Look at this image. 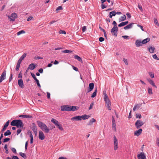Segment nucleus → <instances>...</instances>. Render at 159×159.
I'll use <instances>...</instances> for the list:
<instances>
[{"label":"nucleus","mask_w":159,"mask_h":159,"mask_svg":"<svg viewBox=\"0 0 159 159\" xmlns=\"http://www.w3.org/2000/svg\"><path fill=\"white\" fill-rule=\"evenodd\" d=\"M11 125L13 126H16L18 128H22L24 124L20 120H14L11 123Z\"/></svg>","instance_id":"f257e3e1"},{"label":"nucleus","mask_w":159,"mask_h":159,"mask_svg":"<svg viewBox=\"0 0 159 159\" xmlns=\"http://www.w3.org/2000/svg\"><path fill=\"white\" fill-rule=\"evenodd\" d=\"M37 123L38 126L44 132L47 133L49 132V129L45 124L39 120L37 121Z\"/></svg>","instance_id":"f03ea898"},{"label":"nucleus","mask_w":159,"mask_h":159,"mask_svg":"<svg viewBox=\"0 0 159 159\" xmlns=\"http://www.w3.org/2000/svg\"><path fill=\"white\" fill-rule=\"evenodd\" d=\"M51 121L61 131H63L64 130V129L62 128V125L57 120L54 118H52L51 120Z\"/></svg>","instance_id":"7ed1b4c3"},{"label":"nucleus","mask_w":159,"mask_h":159,"mask_svg":"<svg viewBox=\"0 0 159 159\" xmlns=\"http://www.w3.org/2000/svg\"><path fill=\"white\" fill-rule=\"evenodd\" d=\"M118 29L117 26L113 27L111 30V32L113 35H114L115 37H116L117 35V32Z\"/></svg>","instance_id":"20e7f679"},{"label":"nucleus","mask_w":159,"mask_h":159,"mask_svg":"<svg viewBox=\"0 0 159 159\" xmlns=\"http://www.w3.org/2000/svg\"><path fill=\"white\" fill-rule=\"evenodd\" d=\"M143 124L144 123L143 121H141L140 120H138L135 122V125L137 129H138L140 128Z\"/></svg>","instance_id":"39448f33"},{"label":"nucleus","mask_w":159,"mask_h":159,"mask_svg":"<svg viewBox=\"0 0 159 159\" xmlns=\"http://www.w3.org/2000/svg\"><path fill=\"white\" fill-rule=\"evenodd\" d=\"M71 106L64 105L61 107V110L62 111H70Z\"/></svg>","instance_id":"423d86ee"},{"label":"nucleus","mask_w":159,"mask_h":159,"mask_svg":"<svg viewBox=\"0 0 159 159\" xmlns=\"http://www.w3.org/2000/svg\"><path fill=\"white\" fill-rule=\"evenodd\" d=\"M114 138V150H116L118 148V140L115 136L113 137Z\"/></svg>","instance_id":"0eeeda50"},{"label":"nucleus","mask_w":159,"mask_h":159,"mask_svg":"<svg viewBox=\"0 0 159 159\" xmlns=\"http://www.w3.org/2000/svg\"><path fill=\"white\" fill-rule=\"evenodd\" d=\"M6 73V70H5L2 73L0 77V83L2 82V81L5 79Z\"/></svg>","instance_id":"6e6552de"},{"label":"nucleus","mask_w":159,"mask_h":159,"mask_svg":"<svg viewBox=\"0 0 159 159\" xmlns=\"http://www.w3.org/2000/svg\"><path fill=\"white\" fill-rule=\"evenodd\" d=\"M45 137L43 132L41 131H40L39 134V139L41 140H43L45 139Z\"/></svg>","instance_id":"1a4fd4ad"},{"label":"nucleus","mask_w":159,"mask_h":159,"mask_svg":"<svg viewBox=\"0 0 159 159\" xmlns=\"http://www.w3.org/2000/svg\"><path fill=\"white\" fill-rule=\"evenodd\" d=\"M138 159H146V157L144 152H142L138 155Z\"/></svg>","instance_id":"9d476101"},{"label":"nucleus","mask_w":159,"mask_h":159,"mask_svg":"<svg viewBox=\"0 0 159 159\" xmlns=\"http://www.w3.org/2000/svg\"><path fill=\"white\" fill-rule=\"evenodd\" d=\"M18 83L19 86L21 88H24V85L23 81L22 79H19L18 81Z\"/></svg>","instance_id":"9b49d317"},{"label":"nucleus","mask_w":159,"mask_h":159,"mask_svg":"<svg viewBox=\"0 0 159 159\" xmlns=\"http://www.w3.org/2000/svg\"><path fill=\"white\" fill-rule=\"evenodd\" d=\"M94 87V84L93 83H91L89 84V88L87 91V93L91 92L93 89Z\"/></svg>","instance_id":"f8f14e48"},{"label":"nucleus","mask_w":159,"mask_h":159,"mask_svg":"<svg viewBox=\"0 0 159 159\" xmlns=\"http://www.w3.org/2000/svg\"><path fill=\"white\" fill-rule=\"evenodd\" d=\"M105 102V106L107 107L109 110H111V102L110 100L107 101Z\"/></svg>","instance_id":"ddd939ff"},{"label":"nucleus","mask_w":159,"mask_h":159,"mask_svg":"<svg viewBox=\"0 0 159 159\" xmlns=\"http://www.w3.org/2000/svg\"><path fill=\"white\" fill-rule=\"evenodd\" d=\"M37 66V64L34 63H31L29 65L27 70L30 69L31 70H34Z\"/></svg>","instance_id":"4468645a"},{"label":"nucleus","mask_w":159,"mask_h":159,"mask_svg":"<svg viewBox=\"0 0 159 159\" xmlns=\"http://www.w3.org/2000/svg\"><path fill=\"white\" fill-rule=\"evenodd\" d=\"M17 17V14L15 13H13L11 14V16L9 17L11 21H14L15 19Z\"/></svg>","instance_id":"2eb2a0df"},{"label":"nucleus","mask_w":159,"mask_h":159,"mask_svg":"<svg viewBox=\"0 0 159 159\" xmlns=\"http://www.w3.org/2000/svg\"><path fill=\"white\" fill-rule=\"evenodd\" d=\"M142 129H140L138 130L135 131L134 134L135 136H138L142 133Z\"/></svg>","instance_id":"dca6fc26"},{"label":"nucleus","mask_w":159,"mask_h":159,"mask_svg":"<svg viewBox=\"0 0 159 159\" xmlns=\"http://www.w3.org/2000/svg\"><path fill=\"white\" fill-rule=\"evenodd\" d=\"M10 121L8 120L7 121L5 124H4L3 127L2 128L1 130V132H3L4 131L6 130L8 126L9 123Z\"/></svg>","instance_id":"f3484780"},{"label":"nucleus","mask_w":159,"mask_h":159,"mask_svg":"<svg viewBox=\"0 0 159 159\" xmlns=\"http://www.w3.org/2000/svg\"><path fill=\"white\" fill-rule=\"evenodd\" d=\"M71 120H75L76 121H79L81 120V116H74L71 118Z\"/></svg>","instance_id":"a211bd4d"},{"label":"nucleus","mask_w":159,"mask_h":159,"mask_svg":"<svg viewBox=\"0 0 159 159\" xmlns=\"http://www.w3.org/2000/svg\"><path fill=\"white\" fill-rule=\"evenodd\" d=\"M135 45L136 47H139V46H142V41L141 40L137 39L135 42Z\"/></svg>","instance_id":"6ab92c4d"},{"label":"nucleus","mask_w":159,"mask_h":159,"mask_svg":"<svg viewBox=\"0 0 159 159\" xmlns=\"http://www.w3.org/2000/svg\"><path fill=\"white\" fill-rule=\"evenodd\" d=\"M30 128L33 130V131L37 130L36 125L34 123H32L31 126H30Z\"/></svg>","instance_id":"aec40b11"},{"label":"nucleus","mask_w":159,"mask_h":159,"mask_svg":"<svg viewBox=\"0 0 159 159\" xmlns=\"http://www.w3.org/2000/svg\"><path fill=\"white\" fill-rule=\"evenodd\" d=\"M147 80L148 81V82L149 83L151 84V85L155 87V88H157V87L156 86V85H155V83L152 80H151L149 78L148 79H147Z\"/></svg>","instance_id":"412c9836"},{"label":"nucleus","mask_w":159,"mask_h":159,"mask_svg":"<svg viewBox=\"0 0 159 159\" xmlns=\"http://www.w3.org/2000/svg\"><path fill=\"white\" fill-rule=\"evenodd\" d=\"M148 51L150 53H153L154 52V50L155 49V48L154 47H149L148 48Z\"/></svg>","instance_id":"4be33fe9"},{"label":"nucleus","mask_w":159,"mask_h":159,"mask_svg":"<svg viewBox=\"0 0 159 159\" xmlns=\"http://www.w3.org/2000/svg\"><path fill=\"white\" fill-rule=\"evenodd\" d=\"M134 24V23H131L129 24L128 25L124 27L125 30H127V29H130L132 27L133 25Z\"/></svg>","instance_id":"5701e85b"},{"label":"nucleus","mask_w":159,"mask_h":159,"mask_svg":"<svg viewBox=\"0 0 159 159\" xmlns=\"http://www.w3.org/2000/svg\"><path fill=\"white\" fill-rule=\"evenodd\" d=\"M129 23L128 21H125L124 22H122L121 23L119 24L118 25V26L119 27H121L122 26H123Z\"/></svg>","instance_id":"b1692460"},{"label":"nucleus","mask_w":159,"mask_h":159,"mask_svg":"<svg viewBox=\"0 0 159 159\" xmlns=\"http://www.w3.org/2000/svg\"><path fill=\"white\" fill-rule=\"evenodd\" d=\"M142 103L141 104H137V105H135V106H134V108H133V111H135L136 110V109L137 108V109H139L140 107L142 106Z\"/></svg>","instance_id":"393cba45"},{"label":"nucleus","mask_w":159,"mask_h":159,"mask_svg":"<svg viewBox=\"0 0 159 159\" xmlns=\"http://www.w3.org/2000/svg\"><path fill=\"white\" fill-rule=\"evenodd\" d=\"M20 117H23L26 118H32L33 117L31 115H20L19 116Z\"/></svg>","instance_id":"a878e982"},{"label":"nucleus","mask_w":159,"mask_h":159,"mask_svg":"<svg viewBox=\"0 0 159 159\" xmlns=\"http://www.w3.org/2000/svg\"><path fill=\"white\" fill-rule=\"evenodd\" d=\"M150 41V39L149 38H148L146 39H143L142 41V43L144 44L146 43H147L149 42Z\"/></svg>","instance_id":"bb28decb"},{"label":"nucleus","mask_w":159,"mask_h":159,"mask_svg":"<svg viewBox=\"0 0 159 159\" xmlns=\"http://www.w3.org/2000/svg\"><path fill=\"white\" fill-rule=\"evenodd\" d=\"M81 116V119H82L83 120H86L88 119L90 117V116L86 115V114L84 115Z\"/></svg>","instance_id":"cd10ccee"},{"label":"nucleus","mask_w":159,"mask_h":159,"mask_svg":"<svg viewBox=\"0 0 159 159\" xmlns=\"http://www.w3.org/2000/svg\"><path fill=\"white\" fill-rule=\"evenodd\" d=\"M79 107H78L71 106L70 111H75L79 109Z\"/></svg>","instance_id":"c85d7f7f"},{"label":"nucleus","mask_w":159,"mask_h":159,"mask_svg":"<svg viewBox=\"0 0 159 159\" xmlns=\"http://www.w3.org/2000/svg\"><path fill=\"white\" fill-rule=\"evenodd\" d=\"M104 93V99L105 102V101L107 102V101H109L110 100H109V99L108 96L107 94L106 93Z\"/></svg>","instance_id":"c756f323"},{"label":"nucleus","mask_w":159,"mask_h":159,"mask_svg":"<svg viewBox=\"0 0 159 159\" xmlns=\"http://www.w3.org/2000/svg\"><path fill=\"white\" fill-rule=\"evenodd\" d=\"M104 93V99L105 102V101L107 102V101H109L110 100H109V99L108 96L107 94L106 93Z\"/></svg>","instance_id":"7c9ffc66"},{"label":"nucleus","mask_w":159,"mask_h":159,"mask_svg":"<svg viewBox=\"0 0 159 159\" xmlns=\"http://www.w3.org/2000/svg\"><path fill=\"white\" fill-rule=\"evenodd\" d=\"M74 58L75 59H77L78 61H79L81 62H82L83 61L82 60L81 58L79 56H78L76 55H75L74 57Z\"/></svg>","instance_id":"2f4dec72"},{"label":"nucleus","mask_w":159,"mask_h":159,"mask_svg":"<svg viewBox=\"0 0 159 159\" xmlns=\"http://www.w3.org/2000/svg\"><path fill=\"white\" fill-rule=\"evenodd\" d=\"M96 121V120L93 118H92L91 120H90V121L89 123H88L87 125H91L93 122H95Z\"/></svg>","instance_id":"473e14b6"},{"label":"nucleus","mask_w":159,"mask_h":159,"mask_svg":"<svg viewBox=\"0 0 159 159\" xmlns=\"http://www.w3.org/2000/svg\"><path fill=\"white\" fill-rule=\"evenodd\" d=\"M126 19V16L125 15H124L123 16H121L120 18L119 19V22L123 21L125 20Z\"/></svg>","instance_id":"72a5a7b5"},{"label":"nucleus","mask_w":159,"mask_h":159,"mask_svg":"<svg viewBox=\"0 0 159 159\" xmlns=\"http://www.w3.org/2000/svg\"><path fill=\"white\" fill-rule=\"evenodd\" d=\"M97 88H96V89L94 91V92L91 95V97L92 98H93L95 97L97 94Z\"/></svg>","instance_id":"f704fd0d"},{"label":"nucleus","mask_w":159,"mask_h":159,"mask_svg":"<svg viewBox=\"0 0 159 159\" xmlns=\"http://www.w3.org/2000/svg\"><path fill=\"white\" fill-rule=\"evenodd\" d=\"M11 134V132L9 130H7L4 133V135L5 136H8L10 135Z\"/></svg>","instance_id":"c9c22d12"},{"label":"nucleus","mask_w":159,"mask_h":159,"mask_svg":"<svg viewBox=\"0 0 159 159\" xmlns=\"http://www.w3.org/2000/svg\"><path fill=\"white\" fill-rule=\"evenodd\" d=\"M21 63L19 62H17V64L16 66V70L18 71L19 70V68L20 65Z\"/></svg>","instance_id":"e433bc0d"},{"label":"nucleus","mask_w":159,"mask_h":159,"mask_svg":"<svg viewBox=\"0 0 159 159\" xmlns=\"http://www.w3.org/2000/svg\"><path fill=\"white\" fill-rule=\"evenodd\" d=\"M19 154L21 156L24 158L26 159V156L25 154L22 152H20L19 153Z\"/></svg>","instance_id":"4c0bfd02"},{"label":"nucleus","mask_w":159,"mask_h":159,"mask_svg":"<svg viewBox=\"0 0 159 159\" xmlns=\"http://www.w3.org/2000/svg\"><path fill=\"white\" fill-rule=\"evenodd\" d=\"M62 52L65 53H71L72 52V51L70 50H66L62 51Z\"/></svg>","instance_id":"58836bf2"},{"label":"nucleus","mask_w":159,"mask_h":159,"mask_svg":"<svg viewBox=\"0 0 159 159\" xmlns=\"http://www.w3.org/2000/svg\"><path fill=\"white\" fill-rule=\"evenodd\" d=\"M25 33V31L23 30H20L17 33V35H19L20 34H24Z\"/></svg>","instance_id":"ea45409f"},{"label":"nucleus","mask_w":159,"mask_h":159,"mask_svg":"<svg viewBox=\"0 0 159 159\" xmlns=\"http://www.w3.org/2000/svg\"><path fill=\"white\" fill-rule=\"evenodd\" d=\"M154 23L155 24L157 25V26H159V24L158 23V22L157 20V19L156 18H154Z\"/></svg>","instance_id":"a19ab883"},{"label":"nucleus","mask_w":159,"mask_h":159,"mask_svg":"<svg viewBox=\"0 0 159 159\" xmlns=\"http://www.w3.org/2000/svg\"><path fill=\"white\" fill-rule=\"evenodd\" d=\"M31 75L32 76V77L34 78V80L35 81L36 80H38L37 79L36 77L35 76V75L34 74L31 72Z\"/></svg>","instance_id":"79ce46f5"},{"label":"nucleus","mask_w":159,"mask_h":159,"mask_svg":"<svg viewBox=\"0 0 159 159\" xmlns=\"http://www.w3.org/2000/svg\"><path fill=\"white\" fill-rule=\"evenodd\" d=\"M136 117L137 118L140 119L141 118V115L140 114L137 113L136 114Z\"/></svg>","instance_id":"37998d69"},{"label":"nucleus","mask_w":159,"mask_h":159,"mask_svg":"<svg viewBox=\"0 0 159 159\" xmlns=\"http://www.w3.org/2000/svg\"><path fill=\"white\" fill-rule=\"evenodd\" d=\"M148 93L149 94H152V88H149L148 89Z\"/></svg>","instance_id":"c03bdc74"},{"label":"nucleus","mask_w":159,"mask_h":159,"mask_svg":"<svg viewBox=\"0 0 159 159\" xmlns=\"http://www.w3.org/2000/svg\"><path fill=\"white\" fill-rule=\"evenodd\" d=\"M112 127L113 129H114L115 131H116V123H112Z\"/></svg>","instance_id":"a18cd8bd"},{"label":"nucleus","mask_w":159,"mask_h":159,"mask_svg":"<svg viewBox=\"0 0 159 159\" xmlns=\"http://www.w3.org/2000/svg\"><path fill=\"white\" fill-rule=\"evenodd\" d=\"M112 15V16H115L116 15V11H113L110 12Z\"/></svg>","instance_id":"49530a36"},{"label":"nucleus","mask_w":159,"mask_h":159,"mask_svg":"<svg viewBox=\"0 0 159 159\" xmlns=\"http://www.w3.org/2000/svg\"><path fill=\"white\" fill-rule=\"evenodd\" d=\"M152 57L154 59L156 60H159V58L157 57V55L156 54L153 55L152 56Z\"/></svg>","instance_id":"de8ad7c7"},{"label":"nucleus","mask_w":159,"mask_h":159,"mask_svg":"<svg viewBox=\"0 0 159 159\" xmlns=\"http://www.w3.org/2000/svg\"><path fill=\"white\" fill-rule=\"evenodd\" d=\"M148 73L151 78H153L154 77V74L153 72H149Z\"/></svg>","instance_id":"09e8293b"},{"label":"nucleus","mask_w":159,"mask_h":159,"mask_svg":"<svg viewBox=\"0 0 159 159\" xmlns=\"http://www.w3.org/2000/svg\"><path fill=\"white\" fill-rule=\"evenodd\" d=\"M10 140V139L9 138H5V139H3V142L4 143H6V142H8Z\"/></svg>","instance_id":"8fccbe9b"},{"label":"nucleus","mask_w":159,"mask_h":159,"mask_svg":"<svg viewBox=\"0 0 159 159\" xmlns=\"http://www.w3.org/2000/svg\"><path fill=\"white\" fill-rule=\"evenodd\" d=\"M123 61H124V62H125V64L126 65H128V62L127 59H125V58H123Z\"/></svg>","instance_id":"3c124183"},{"label":"nucleus","mask_w":159,"mask_h":159,"mask_svg":"<svg viewBox=\"0 0 159 159\" xmlns=\"http://www.w3.org/2000/svg\"><path fill=\"white\" fill-rule=\"evenodd\" d=\"M93 105H94V102H93L90 104V106H89V110H91V109H92L93 107Z\"/></svg>","instance_id":"603ef678"},{"label":"nucleus","mask_w":159,"mask_h":159,"mask_svg":"<svg viewBox=\"0 0 159 159\" xmlns=\"http://www.w3.org/2000/svg\"><path fill=\"white\" fill-rule=\"evenodd\" d=\"M59 33L60 34H66V32L64 30H60L59 31Z\"/></svg>","instance_id":"864d4df0"},{"label":"nucleus","mask_w":159,"mask_h":159,"mask_svg":"<svg viewBox=\"0 0 159 159\" xmlns=\"http://www.w3.org/2000/svg\"><path fill=\"white\" fill-rule=\"evenodd\" d=\"M26 53H25L20 57L22 58V59L24 60L25 57H26Z\"/></svg>","instance_id":"5fc2aeb1"},{"label":"nucleus","mask_w":159,"mask_h":159,"mask_svg":"<svg viewBox=\"0 0 159 159\" xmlns=\"http://www.w3.org/2000/svg\"><path fill=\"white\" fill-rule=\"evenodd\" d=\"M35 81H36L38 86L39 87H41V85L39 84V80H37Z\"/></svg>","instance_id":"6e6d98bb"},{"label":"nucleus","mask_w":159,"mask_h":159,"mask_svg":"<svg viewBox=\"0 0 159 159\" xmlns=\"http://www.w3.org/2000/svg\"><path fill=\"white\" fill-rule=\"evenodd\" d=\"M11 150L13 152H14L15 153H16V149L14 148H11Z\"/></svg>","instance_id":"4d7b16f0"},{"label":"nucleus","mask_w":159,"mask_h":159,"mask_svg":"<svg viewBox=\"0 0 159 159\" xmlns=\"http://www.w3.org/2000/svg\"><path fill=\"white\" fill-rule=\"evenodd\" d=\"M62 9V7L61 6H59L56 9V11H58L61 10Z\"/></svg>","instance_id":"13d9d810"},{"label":"nucleus","mask_w":159,"mask_h":159,"mask_svg":"<svg viewBox=\"0 0 159 159\" xmlns=\"http://www.w3.org/2000/svg\"><path fill=\"white\" fill-rule=\"evenodd\" d=\"M99 40L100 42H102L104 40V39L102 37H100L99 39Z\"/></svg>","instance_id":"bf43d9fd"},{"label":"nucleus","mask_w":159,"mask_h":159,"mask_svg":"<svg viewBox=\"0 0 159 159\" xmlns=\"http://www.w3.org/2000/svg\"><path fill=\"white\" fill-rule=\"evenodd\" d=\"M138 7L139 8V9L141 11H143V9H142V7L141 5L140 4H138Z\"/></svg>","instance_id":"052dcab7"},{"label":"nucleus","mask_w":159,"mask_h":159,"mask_svg":"<svg viewBox=\"0 0 159 159\" xmlns=\"http://www.w3.org/2000/svg\"><path fill=\"white\" fill-rule=\"evenodd\" d=\"M13 75L11 73V74L9 79V82H10L12 80V79Z\"/></svg>","instance_id":"680f3d73"},{"label":"nucleus","mask_w":159,"mask_h":159,"mask_svg":"<svg viewBox=\"0 0 159 159\" xmlns=\"http://www.w3.org/2000/svg\"><path fill=\"white\" fill-rule=\"evenodd\" d=\"M47 98L48 99H50V93L48 92H47Z\"/></svg>","instance_id":"e2e57ef3"},{"label":"nucleus","mask_w":159,"mask_h":159,"mask_svg":"<svg viewBox=\"0 0 159 159\" xmlns=\"http://www.w3.org/2000/svg\"><path fill=\"white\" fill-rule=\"evenodd\" d=\"M21 130L20 129H17L16 132V134L18 135L21 132Z\"/></svg>","instance_id":"0e129e2a"},{"label":"nucleus","mask_w":159,"mask_h":159,"mask_svg":"<svg viewBox=\"0 0 159 159\" xmlns=\"http://www.w3.org/2000/svg\"><path fill=\"white\" fill-rule=\"evenodd\" d=\"M12 159H19V158L17 156L13 155L12 156Z\"/></svg>","instance_id":"69168bd1"},{"label":"nucleus","mask_w":159,"mask_h":159,"mask_svg":"<svg viewBox=\"0 0 159 159\" xmlns=\"http://www.w3.org/2000/svg\"><path fill=\"white\" fill-rule=\"evenodd\" d=\"M126 15L127 16L128 18H130L131 17V16L129 13H127L126 14Z\"/></svg>","instance_id":"338daca9"},{"label":"nucleus","mask_w":159,"mask_h":159,"mask_svg":"<svg viewBox=\"0 0 159 159\" xmlns=\"http://www.w3.org/2000/svg\"><path fill=\"white\" fill-rule=\"evenodd\" d=\"M58 159H67V158L65 157H59Z\"/></svg>","instance_id":"774afa93"}]
</instances>
